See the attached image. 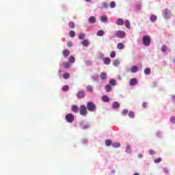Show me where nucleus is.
<instances>
[{
	"instance_id": "f257e3e1",
	"label": "nucleus",
	"mask_w": 175,
	"mask_h": 175,
	"mask_svg": "<svg viewBox=\"0 0 175 175\" xmlns=\"http://www.w3.org/2000/svg\"><path fill=\"white\" fill-rule=\"evenodd\" d=\"M86 108L88 111H96V105L93 102H88L86 105Z\"/></svg>"
},
{
	"instance_id": "f03ea898",
	"label": "nucleus",
	"mask_w": 175,
	"mask_h": 175,
	"mask_svg": "<svg viewBox=\"0 0 175 175\" xmlns=\"http://www.w3.org/2000/svg\"><path fill=\"white\" fill-rule=\"evenodd\" d=\"M142 42L144 46H150L151 44V37L150 36H144Z\"/></svg>"
},
{
	"instance_id": "7ed1b4c3",
	"label": "nucleus",
	"mask_w": 175,
	"mask_h": 175,
	"mask_svg": "<svg viewBox=\"0 0 175 175\" xmlns=\"http://www.w3.org/2000/svg\"><path fill=\"white\" fill-rule=\"evenodd\" d=\"M163 17H164L166 20L167 18H170L172 17V12H170V10L166 8L162 12Z\"/></svg>"
},
{
	"instance_id": "20e7f679",
	"label": "nucleus",
	"mask_w": 175,
	"mask_h": 175,
	"mask_svg": "<svg viewBox=\"0 0 175 175\" xmlns=\"http://www.w3.org/2000/svg\"><path fill=\"white\" fill-rule=\"evenodd\" d=\"M79 113L81 114V116H87L88 111H87V107H85V105L80 106Z\"/></svg>"
},
{
	"instance_id": "39448f33",
	"label": "nucleus",
	"mask_w": 175,
	"mask_h": 175,
	"mask_svg": "<svg viewBox=\"0 0 175 175\" xmlns=\"http://www.w3.org/2000/svg\"><path fill=\"white\" fill-rule=\"evenodd\" d=\"M66 120L67 122L71 123L72 121H75V116L72 113H68L66 116Z\"/></svg>"
},
{
	"instance_id": "423d86ee",
	"label": "nucleus",
	"mask_w": 175,
	"mask_h": 175,
	"mask_svg": "<svg viewBox=\"0 0 175 175\" xmlns=\"http://www.w3.org/2000/svg\"><path fill=\"white\" fill-rule=\"evenodd\" d=\"M116 33L117 37L120 38V39L122 38H125V36L126 35L125 33V31H124L122 30L117 31L116 32Z\"/></svg>"
},
{
	"instance_id": "0eeeda50",
	"label": "nucleus",
	"mask_w": 175,
	"mask_h": 175,
	"mask_svg": "<svg viewBox=\"0 0 175 175\" xmlns=\"http://www.w3.org/2000/svg\"><path fill=\"white\" fill-rule=\"evenodd\" d=\"M77 96L79 98H84V96H85V93L83 91H79V92H78Z\"/></svg>"
},
{
	"instance_id": "6e6552de",
	"label": "nucleus",
	"mask_w": 175,
	"mask_h": 175,
	"mask_svg": "<svg viewBox=\"0 0 175 175\" xmlns=\"http://www.w3.org/2000/svg\"><path fill=\"white\" fill-rule=\"evenodd\" d=\"M137 84V80L135 78L131 79L129 81L130 85L133 86V85H136Z\"/></svg>"
},
{
	"instance_id": "1a4fd4ad",
	"label": "nucleus",
	"mask_w": 175,
	"mask_h": 175,
	"mask_svg": "<svg viewBox=\"0 0 175 175\" xmlns=\"http://www.w3.org/2000/svg\"><path fill=\"white\" fill-rule=\"evenodd\" d=\"M103 61L105 65H110V63L111 62L110 57H105L103 59Z\"/></svg>"
},
{
	"instance_id": "9d476101",
	"label": "nucleus",
	"mask_w": 175,
	"mask_h": 175,
	"mask_svg": "<svg viewBox=\"0 0 175 175\" xmlns=\"http://www.w3.org/2000/svg\"><path fill=\"white\" fill-rule=\"evenodd\" d=\"M89 23L91 24H95V23H96V18H95V16H90L89 18Z\"/></svg>"
},
{
	"instance_id": "9b49d317",
	"label": "nucleus",
	"mask_w": 175,
	"mask_h": 175,
	"mask_svg": "<svg viewBox=\"0 0 175 175\" xmlns=\"http://www.w3.org/2000/svg\"><path fill=\"white\" fill-rule=\"evenodd\" d=\"M62 66L64 68V69H68V68H70V64H69L68 62H64L62 64Z\"/></svg>"
},
{
	"instance_id": "f8f14e48",
	"label": "nucleus",
	"mask_w": 175,
	"mask_h": 175,
	"mask_svg": "<svg viewBox=\"0 0 175 175\" xmlns=\"http://www.w3.org/2000/svg\"><path fill=\"white\" fill-rule=\"evenodd\" d=\"M63 55L66 58L68 57H69V54H70V51H69V50L68 49H65L63 51Z\"/></svg>"
},
{
	"instance_id": "ddd939ff",
	"label": "nucleus",
	"mask_w": 175,
	"mask_h": 175,
	"mask_svg": "<svg viewBox=\"0 0 175 175\" xmlns=\"http://www.w3.org/2000/svg\"><path fill=\"white\" fill-rule=\"evenodd\" d=\"M137 70H139V67L136 66H133V67H131V72L132 73H136V72H137Z\"/></svg>"
},
{
	"instance_id": "4468645a",
	"label": "nucleus",
	"mask_w": 175,
	"mask_h": 175,
	"mask_svg": "<svg viewBox=\"0 0 175 175\" xmlns=\"http://www.w3.org/2000/svg\"><path fill=\"white\" fill-rule=\"evenodd\" d=\"M107 77V75L106 74V72H101L100 75V79H101V80H106V78Z\"/></svg>"
},
{
	"instance_id": "2eb2a0df",
	"label": "nucleus",
	"mask_w": 175,
	"mask_h": 175,
	"mask_svg": "<svg viewBox=\"0 0 175 175\" xmlns=\"http://www.w3.org/2000/svg\"><path fill=\"white\" fill-rule=\"evenodd\" d=\"M117 25H124V19L118 18L116 21Z\"/></svg>"
},
{
	"instance_id": "dca6fc26",
	"label": "nucleus",
	"mask_w": 175,
	"mask_h": 175,
	"mask_svg": "<svg viewBox=\"0 0 175 175\" xmlns=\"http://www.w3.org/2000/svg\"><path fill=\"white\" fill-rule=\"evenodd\" d=\"M68 62L70 64H75V62H76V59L75 58V57L71 56L68 58Z\"/></svg>"
},
{
	"instance_id": "f3484780",
	"label": "nucleus",
	"mask_w": 175,
	"mask_h": 175,
	"mask_svg": "<svg viewBox=\"0 0 175 175\" xmlns=\"http://www.w3.org/2000/svg\"><path fill=\"white\" fill-rule=\"evenodd\" d=\"M72 111H73V113H78L79 112V107H77V105H73L72 107Z\"/></svg>"
},
{
	"instance_id": "a211bd4d",
	"label": "nucleus",
	"mask_w": 175,
	"mask_h": 175,
	"mask_svg": "<svg viewBox=\"0 0 175 175\" xmlns=\"http://www.w3.org/2000/svg\"><path fill=\"white\" fill-rule=\"evenodd\" d=\"M117 49L118 50H122L124 49V44L122 42H120L117 44Z\"/></svg>"
},
{
	"instance_id": "6ab92c4d",
	"label": "nucleus",
	"mask_w": 175,
	"mask_h": 175,
	"mask_svg": "<svg viewBox=\"0 0 175 175\" xmlns=\"http://www.w3.org/2000/svg\"><path fill=\"white\" fill-rule=\"evenodd\" d=\"M63 92H66V91H69V86L68 85H64L62 88Z\"/></svg>"
},
{
	"instance_id": "aec40b11",
	"label": "nucleus",
	"mask_w": 175,
	"mask_h": 175,
	"mask_svg": "<svg viewBox=\"0 0 175 175\" xmlns=\"http://www.w3.org/2000/svg\"><path fill=\"white\" fill-rule=\"evenodd\" d=\"M113 109H118L120 107V103L118 102H114L112 105Z\"/></svg>"
},
{
	"instance_id": "412c9836",
	"label": "nucleus",
	"mask_w": 175,
	"mask_h": 175,
	"mask_svg": "<svg viewBox=\"0 0 175 175\" xmlns=\"http://www.w3.org/2000/svg\"><path fill=\"white\" fill-rule=\"evenodd\" d=\"M63 77H64V79H65V80H68V79H69V77H70V74H69V72H65L63 75Z\"/></svg>"
},
{
	"instance_id": "4be33fe9",
	"label": "nucleus",
	"mask_w": 175,
	"mask_h": 175,
	"mask_svg": "<svg viewBox=\"0 0 175 175\" xmlns=\"http://www.w3.org/2000/svg\"><path fill=\"white\" fill-rule=\"evenodd\" d=\"M86 90L88 92H94V88L91 85H88Z\"/></svg>"
},
{
	"instance_id": "5701e85b",
	"label": "nucleus",
	"mask_w": 175,
	"mask_h": 175,
	"mask_svg": "<svg viewBox=\"0 0 175 175\" xmlns=\"http://www.w3.org/2000/svg\"><path fill=\"white\" fill-rule=\"evenodd\" d=\"M124 25H125V27L128 28V29L131 28V23L129 22V21L126 20L124 22Z\"/></svg>"
},
{
	"instance_id": "b1692460",
	"label": "nucleus",
	"mask_w": 175,
	"mask_h": 175,
	"mask_svg": "<svg viewBox=\"0 0 175 175\" xmlns=\"http://www.w3.org/2000/svg\"><path fill=\"white\" fill-rule=\"evenodd\" d=\"M145 75H150L151 74V69L150 68H146L144 70Z\"/></svg>"
},
{
	"instance_id": "393cba45",
	"label": "nucleus",
	"mask_w": 175,
	"mask_h": 175,
	"mask_svg": "<svg viewBox=\"0 0 175 175\" xmlns=\"http://www.w3.org/2000/svg\"><path fill=\"white\" fill-rule=\"evenodd\" d=\"M150 20L152 23H154V21H157V16L152 15L150 18Z\"/></svg>"
},
{
	"instance_id": "a878e982",
	"label": "nucleus",
	"mask_w": 175,
	"mask_h": 175,
	"mask_svg": "<svg viewBox=\"0 0 175 175\" xmlns=\"http://www.w3.org/2000/svg\"><path fill=\"white\" fill-rule=\"evenodd\" d=\"M105 35V31L103 30H99L97 32V36H103Z\"/></svg>"
},
{
	"instance_id": "bb28decb",
	"label": "nucleus",
	"mask_w": 175,
	"mask_h": 175,
	"mask_svg": "<svg viewBox=\"0 0 175 175\" xmlns=\"http://www.w3.org/2000/svg\"><path fill=\"white\" fill-rule=\"evenodd\" d=\"M81 44H83L85 47H88V40H84Z\"/></svg>"
},
{
	"instance_id": "cd10ccee",
	"label": "nucleus",
	"mask_w": 175,
	"mask_h": 175,
	"mask_svg": "<svg viewBox=\"0 0 175 175\" xmlns=\"http://www.w3.org/2000/svg\"><path fill=\"white\" fill-rule=\"evenodd\" d=\"M102 99H103V102H109L110 101V98H109V97H107V96H103Z\"/></svg>"
},
{
	"instance_id": "c85d7f7f",
	"label": "nucleus",
	"mask_w": 175,
	"mask_h": 175,
	"mask_svg": "<svg viewBox=\"0 0 175 175\" xmlns=\"http://www.w3.org/2000/svg\"><path fill=\"white\" fill-rule=\"evenodd\" d=\"M105 90H106L107 92H111V86H110V85H107L105 86Z\"/></svg>"
},
{
	"instance_id": "c756f323",
	"label": "nucleus",
	"mask_w": 175,
	"mask_h": 175,
	"mask_svg": "<svg viewBox=\"0 0 175 175\" xmlns=\"http://www.w3.org/2000/svg\"><path fill=\"white\" fill-rule=\"evenodd\" d=\"M101 21L102 23H106V21H107V16L105 15L101 16Z\"/></svg>"
},
{
	"instance_id": "7c9ffc66",
	"label": "nucleus",
	"mask_w": 175,
	"mask_h": 175,
	"mask_svg": "<svg viewBox=\"0 0 175 175\" xmlns=\"http://www.w3.org/2000/svg\"><path fill=\"white\" fill-rule=\"evenodd\" d=\"M129 117H130V118H135V112L130 111L129 113Z\"/></svg>"
},
{
	"instance_id": "2f4dec72",
	"label": "nucleus",
	"mask_w": 175,
	"mask_h": 175,
	"mask_svg": "<svg viewBox=\"0 0 175 175\" xmlns=\"http://www.w3.org/2000/svg\"><path fill=\"white\" fill-rule=\"evenodd\" d=\"M166 50H167V46H166V45H163L161 47V51L163 53H166Z\"/></svg>"
},
{
	"instance_id": "473e14b6",
	"label": "nucleus",
	"mask_w": 175,
	"mask_h": 175,
	"mask_svg": "<svg viewBox=\"0 0 175 175\" xmlns=\"http://www.w3.org/2000/svg\"><path fill=\"white\" fill-rule=\"evenodd\" d=\"M105 145L109 147V146H111V140L110 139H107L105 141Z\"/></svg>"
},
{
	"instance_id": "72a5a7b5",
	"label": "nucleus",
	"mask_w": 175,
	"mask_h": 175,
	"mask_svg": "<svg viewBox=\"0 0 175 175\" xmlns=\"http://www.w3.org/2000/svg\"><path fill=\"white\" fill-rule=\"evenodd\" d=\"M70 38H75V36H76V32H75V31H70Z\"/></svg>"
},
{
	"instance_id": "f704fd0d",
	"label": "nucleus",
	"mask_w": 175,
	"mask_h": 175,
	"mask_svg": "<svg viewBox=\"0 0 175 175\" xmlns=\"http://www.w3.org/2000/svg\"><path fill=\"white\" fill-rule=\"evenodd\" d=\"M109 84H111V85H112L113 87H114V85H116V81L114 79H111L109 81Z\"/></svg>"
},
{
	"instance_id": "c9c22d12",
	"label": "nucleus",
	"mask_w": 175,
	"mask_h": 175,
	"mask_svg": "<svg viewBox=\"0 0 175 175\" xmlns=\"http://www.w3.org/2000/svg\"><path fill=\"white\" fill-rule=\"evenodd\" d=\"M159 162H162V158L159 157L158 159L154 160V163H159Z\"/></svg>"
},
{
	"instance_id": "e433bc0d",
	"label": "nucleus",
	"mask_w": 175,
	"mask_h": 175,
	"mask_svg": "<svg viewBox=\"0 0 175 175\" xmlns=\"http://www.w3.org/2000/svg\"><path fill=\"white\" fill-rule=\"evenodd\" d=\"M110 8H111V9L116 8V2L111 1V2L110 3Z\"/></svg>"
},
{
	"instance_id": "4c0bfd02",
	"label": "nucleus",
	"mask_w": 175,
	"mask_h": 175,
	"mask_svg": "<svg viewBox=\"0 0 175 175\" xmlns=\"http://www.w3.org/2000/svg\"><path fill=\"white\" fill-rule=\"evenodd\" d=\"M110 57H111V58H116V52L111 51L110 53Z\"/></svg>"
},
{
	"instance_id": "58836bf2",
	"label": "nucleus",
	"mask_w": 175,
	"mask_h": 175,
	"mask_svg": "<svg viewBox=\"0 0 175 175\" xmlns=\"http://www.w3.org/2000/svg\"><path fill=\"white\" fill-rule=\"evenodd\" d=\"M120 64V61L115 60L113 63V66H118Z\"/></svg>"
},
{
	"instance_id": "ea45409f",
	"label": "nucleus",
	"mask_w": 175,
	"mask_h": 175,
	"mask_svg": "<svg viewBox=\"0 0 175 175\" xmlns=\"http://www.w3.org/2000/svg\"><path fill=\"white\" fill-rule=\"evenodd\" d=\"M113 147H115V148H119V147H121V144L117 143V144H113Z\"/></svg>"
},
{
	"instance_id": "a19ab883",
	"label": "nucleus",
	"mask_w": 175,
	"mask_h": 175,
	"mask_svg": "<svg viewBox=\"0 0 175 175\" xmlns=\"http://www.w3.org/2000/svg\"><path fill=\"white\" fill-rule=\"evenodd\" d=\"M69 27H70V28L73 29V28H75V23L73 22H70L69 23Z\"/></svg>"
},
{
	"instance_id": "79ce46f5",
	"label": "nucleus",
	"mask_w": 175,
	"mask_h": 175,
	"mask_svg": "<svg viewBox=\"0 0 175 175\" xmlns=\"http://www.w3.org/2000/svg\"><path fill=\"white\" fill-rule=\"evenodd\" d=\"M85 38V34H84V33H81L80 35H79V39L81 40H83V39H84Z\"/></svg>"
},
{
	"instance_id": "37998d69",
	"label": "nucleus",
	"mask_w": 175,
	"mask_h": 175,
	"mask_svg": "<svg viewBox=\"0 0 175 175\" xmlns=\"http://www.w3.org/2000/svg\"><path fill=\"white\" fill-rule=\"evenodd\" d=\"M172 124H175V116H172L170 119Z\"/></svg>"
},
{
	"instance_id": "c03bdc74",
	"label": "nucleus",
	"mask_w": 175,
	"mask_h": 175,
	"mask_svg": "<svg viewBox=\"0 0 175 175\" xmlns=\"http://www.w3.org/2000/svg\"><path fill=\"white\" fill-rule=\"evenodd\" d=\"M67 46H68V47H72L73 46V42H68V43H67Z\"/></svg>"
},
{
	"instance_id": "a18cd8bd",
	"label": "nucleus",
	"mask_w": 175,
	"mask_h": 175,
	"mask_svg": "<svg viewBox=\"0 0 175 175\" xmlns=\"http://www.w3.org/2000/svg\"><path fill=\"white\" fill-rule=\"evenodd\" d=\"M126 114H128V109H124L122 111V115L123 116H126Z\"/></svg>"
},
{
	"instance_id": "49530a36",
	"label": "nucleus",
	"mask_w": 175,
	"mask_h": 175,
	"mask_svg": "<svg viewBox=\"0 0 175 175\" xmlns=\"http://www.w3.org/2000/svg\"><path fill=\"white\" fill-rule=\"evenodd\" d=\"M149 153L150 155H155V151H154L152 150H150Z\"/></svg>"
},
{
	"instance_id": "de8ad7c7",
	"label": "nucleus",
	"mask_w": 175,
	"mask_h": 175,
	"mask_svg": "<svg viewBox=\"0 0 175 175\" xmlns=\"http://www.w3.org/2000/svg\"><path fill=\"white\" fill-rule=\"evenodd\" d=\"M142 106L144 109H146L147 108V106H148V105L147 104V103H143Z\"/></svg>"
},
{
	"instance_id": "09e8293b",
	"label": "nucleus",
	"mask_w": 175,
	"mask_h": 175,
	"mask_svg": "<svg viewBox=\"0 0 175 175\" xmlns=\"http://www.w3.org/2000/svg\"><path fill=\"white\" fill-rule=\"evenodd\" d=\"M108 6H109V5H107V3H103V8H105V9H107Z\"/></svg>"
},
{
	"instance_id": "8fccbe9b",
	"label": "nucleus",
	"mask_w": 175,
	"mask_h": 175,
	"mask_svg": "<svg viewBox=\"0 0 175 175\" xmlns=\"http://www.w3.org/2000/svg\"><path fill=\"white\" fill-rule=\"evenodd\" d=\"M92 79H93V80H97L98 77H96V76H93V77H92Z\"/></svg>"
},
{
	"instance_id": "3c124183",
	"label": "nucleus",
	"mask_w": 175,
	"mask_h": 175,
	"mask_svg": "<svg viewBox=\"0 0 175 175\" xmlns=\"http://www.w3.org/2000/svg\"><path fill=\"white\" fill-rule=\"evenodd\" d=\"M138 158H143V154H138Z\"/></svg>"
},
{
	"instance_id": "603ef678",
	"label": "nucleus",
	"mask_w": 175,
	"mask_h": 175,
	"mask_svg": "<svg viewBox=\"0 0 175 175\" xmlns=\"http://www.w3.org/2000/svg\"><path fill=\"white\" fill-rule=\"evenodd\" d=\"M128 150H131V147L127 146V147H126V151H128Z\"/></svg>"
},
{
	"instance_id": "864d4df0",
	"label": "nucleus",
	"mask_w": 175,
	"mask_h": 175,
	"mask_svg": "<svg viewBox=\"0 0 175 175\" xmlns=\"http://www.w3.org/2000/svg\"><path fill=\"white\" fill-rule=\"evenodd\" d=\"M163 171L165 172H167V169L164 168V169H163Z\"/></svg>"
},
{
	"instance_id": "5fc2aeb1",
	"label": "nucleus",
	"mask_w": 175,
	"mask_h": 175,
	"mask_svg": "<svg viewBox=\"0 0 175 175\" xmlns=\"http://www.w3.org/2000/svg\"><path fill=\"white\" fill-rule=\"evenodd\" d=\"M111 172H112V173H115L116 171H115L114 170H113L111 171Z\"/></svg>"
},
{
	"instance_id": "6e6d98bb",
	"label": "nucleus",
	"mask_w": 175,
	"mask_h": 175,
	"mask_svg": "<svg viewBox=\"0 0 175 175\" xmlns=\"http://www.w3.org/2000/svg\"><path fill=\"white\" fill-rule=\"evenodd\" d=\"M134 175H140L139 173H135Z\"/></svg>"
},
{
	"instance_id": "4d7b16f0",
	"label": "nucleus",
	"mask_w": 175,
	"mask_h": 175,
	"mask_svg": "<svg viewBox=\"0 0 175 175\" xmlns=\"http://www.w3.org/2000/svg\"><path fill=\"white\" fill-rule=\"evenodd\" d=\"M91 0H85L86 2H90Z\"/></svg>"
},
{
	"instance_id": "13d9d810",
	"label": "nucleus",
	"mask_w": 175,
	"mask_h": 175,
	"mask_svg": "<svg viewBox=\"0 0 175 175\" xmlns=\"http://www.w3.org/2000/svg\"><path fill=\"white\" fill-rule=\"evenodd\" d=\"M62 70H59V73H61Z\"/></svg>"
}]
</instances>
